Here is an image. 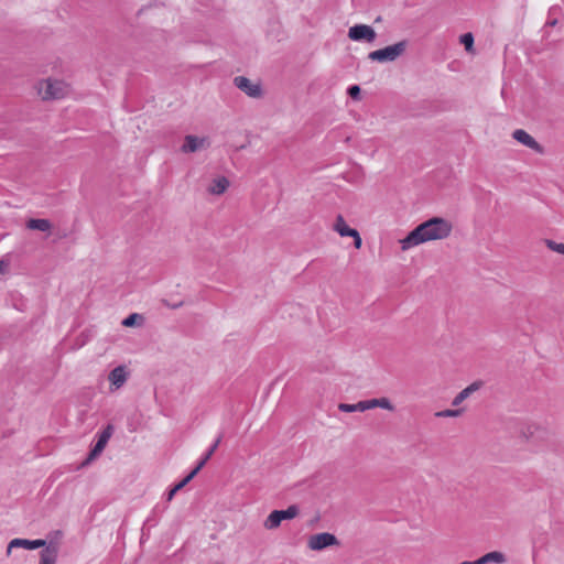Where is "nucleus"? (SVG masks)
<instances>
[{
    "label": "nucleus",
    "mask_w": 564,
    "mask_h": 564,
    "mask_svg": "<svg viewBox=\"0 0 564 564\" xmlns=\"http://www.w3.org/2000/svg\"><path fill=\"white\" fill-rule=\"evenodd\" d=\"M512 135L519 143L528 147L529 149H531L538 153H542V151H543L542 147L527 131H524L522 129H517V130H514Z\"/></svg>",
    "instance_id": "9"
},
{
    "label": "nucleus",
    "mask_w": 564,
    "mask_h": 564,
    "mask_svg": "<svg viewBox=\"0 0 564 564\" xmlns=\"http://www.w3.org/2000/svg\"><path fill=\"white\" fill-rule=\"evenodd\" d=\"M459 564H480V561H479V558L476 561H463Z\"/></svg>",
    "instance_id": "32"
},
{
    "label": "nucleus",
    "mask_w": 564,
    "mask_h": 564,
    "mask_svg": "<svg viewBox=\"0 0 564 564\" xmlns=\"http://www.w3.org/2000/svg\"><path fill=\"white\" fill-rule=\"evenodd\" d=\"M228 186H229V181L226 177L220 176V177L213 180V182L208 186L207 191L209 194L220 195L228 188Z\"/></svg>",
    "instance_id": "11"
},
{
    "label": "nucleus",
    "mask_w": 564,
    "mask_h": 564,
    "mask_svg": "<svg viewBox=\"0 0 564 564\" xmlns=\"http://www.w3.org/2000/svg\"><path fill=\"white\" fill-rule=\"evenodd\" d=\"M262 91L259 85L249 83V97H260Z\"/></svg>",
    "instance_id": "25"
},
{
    "label": "nucleus",
    "mask_w": 564,
    "mask_h": 564,
    "mask_svg": "<svg viewBox=\"0 0 564 564\" xmlns=\"http://www.w3.org/2000/svg\"><path fill=\"white\" fill-rule=\"evenodd\" d=\"M45 545L44 540H25V539H13L7 549V553L10 554L14 547H24L28 550H35Z\"/></svg>",
    "instance_id": "10"
},
{
    "label": "nucleus",
    "mask_w": 564,
    "mask_h": 564,
    "mask_svg": "<svg viewBox=\"0 0 564 564\" xmlns=\"http://www.w3.org/2000/svg\"><path fill=\"white\" fill-rule=\"evenodd\" d=\"M57 549L55 546H47L41 553L40 564H56Z\"/></svg>",
    "instance_id": "18"
},
{
    "label": "nucleus",
    "mask_w": 564,
    "mask_h": 564,
    "mask_svg": "<svg viewBox=\"0 0 564 564\" xmlns=\"http://www.w3.org/2000/svg\"><path fill=\"white\" fill-rule=\"evenodd\" d=\"M479 389V383L474 382L469 384L467 388L463 389L453 400L452 404L454 406L459 405L463 401H465L474 391Z\"/></svg>",
    "instance_id": "17"
},
{
    "label": "nucleus",
    "mask_w": 564,
    "mask_h": 564,
    "mask_svg": "<svg viewBox=\"0 0 564 564\" xmlns=\"http://www.w3.org/2000/svg\"><path fill=\"white\" fill-rule=\"evenodd\" d=\"M37 94L42 100H55L66 97L69 91V85L64 80L56 78H45L36 85Z\"/></svg>",
    "instance_id": "2"
},
{
    "label": "nucleus",
    "mask_w": 564,
    "mask_h": 564,
    "mask_svg": "<svg viewBox=\"0 0 564 564\" xmlns=\"http://www.w3.org/2000/svg\"><path fill=\"white\" fill-rule=\"evenodd\" d=\"M347 93L355 100H358L360 98V87L358 85L350 86Z\"/></svg>",
    "instance_id": "26"
},
{
    "label": "nucleus",
    "mask_w": 564,
    "mask_h": 564,
    "mask_svg": "<svg viewBox=\"0 0 564 564\" xmlns=\"http://www.w3.org/2000/svg\"><path fill=\"white\" fill-rule=\"evenodd\" d=\"M111 434H112V426L108 425L102 431V433L99 435L97 443L95 444L94 448L90 451L87 459L84 462V465L88 464L89 462H91L93 459H95L97 456H99L101 454V452L106 447L109 438L111 437Z\"/></svg>",
    "instance_id": "8"
},
{
    "label": "nucleus",
    "mask_w": 564,
    "mask_h": 564,
    "mask_svg": "<svg viewBox=\"0 0 564 564\" xmlns=\"http://www.w3.org/2000/svg\"><path fill=\"white\" fill-rule=\"evenodd\" d=\"M176 491L181 490L183 487L181 486V482L176 484L174 487H173Z\"/></svg>",
    "instance_id": "33"
},
{
    "label": "nucleus",
    "mask_w": 564,
    "mask_h": 564,
    "mask_svg": "<svg viewBox=\"0 0 564 564\" xmlns=\"http://www.w3.org/2000/svg\"><path fill=\"white\" fill-rule=\"evenodd\" d=\"M479 561H480V564H488V563L502 564L507 561V558L502 552L492 551V552L486 553L485 555L479 557Z\"/></svg>",
    "instance_id": "15"
},
{
    "label": "nucleus",
    "mask_w": 564,
    "mask_h": 564,
    "mask_svg": "<svg viewBox=\"0 0 564 564\" xmlns=\"http://www.w3.org/2000/svg\"><path fill=\"white\" fill-rule=\"evenodd\" d=\"M299 512V507L295 505L290 506L285 510H273L265 519L264 528L268 530L276 529L283 520L294 519Z\"/></svg>",
    "instance_id": "4"
},
{
    "label": "nucleus",
    "mask_w": 564,
    "mask_h": 564,
    "mask_svg": "<svg viewBox=\"0 0 564 564\" xmlns=\"http://www.w3.org/2000/svg\"><path fill=\"white\" fill-rule=\"evenodd\" d=\"M210 145L208 138H198L196 135L188 134L184 139V144L182 145V152L184 153H194L196 151L207 149Z\"/></svg>",
    "instance_id": "7"
},
{
    "label": "nucleus",
    "mask_w": 564,
    "mask_h": 564,
    "mask_svg": "<svg viewBox=\"0 0 564 564\" xmlns=\"http://www.w3.org/2000/svg\"><path fill=\"white\" fill-rule=\"evenodd\" d=\"M8 262L4 260H0V274H3L8 270Z\"/></svg>",
    "instance_id": "30"
},
{
    "label": "nucleus",
    "mask_w": 564,
    "mask_h": 564,
    "mask_svg": "<svg viewBox=\"0 0 564 564\" xmlns=\"http://www.w3.org/2000/svg\"><path fill=\"white\" fill-rule=\"evenodd\" d=\"M26 228L45 232L51 230L52 224L48 219L31 218L26 221Z\"/></svg>",
    "instance_id": "12"
},
{
    "label": "nucleus",
    "mask_w": 564,
    "mask_h": 564,
    "mask_svg": "<svg viewBox=\"0 0 564 564\" xmlns=\"http://www.w3.org/2000/svg\"><path fill=\"white\" fill-rule=\"evenodd\" d=\"M462 410H443L437 412L435 415L438 417H454L460 415Z\"/></svg>",
    "instance_id": "24"
},
{
    "label": "nucleus",
    "mask_w": 564,
    "mask_h": 564,
    "mask_svg": "<svg viewBox=\"0 0 564 564\" xmlns=\"http://www.w3.org/2000/svg\"><path fill=\"white\" fill-rule=\"evenodd\" d=\"M348 36L352 41L371 43L376 40L377 34L370 25L356 24L349 29Z\"/></svg>",
    "instance_id": "6"
},
{
    "label": "nucleus",
    "mask_w": 564,
    "mask_h": 564,
    "mask_svg": "<svg viewBox=\"0 0 564 564\" xmlns=\"http://www.w3.org/2000/svg\"><path fill=\"white\" fill-rule=\"evenodd\" d=\"M338 409L341 412H347V413H350V412H365V411L369 410V405H368V400H364V401H359V402H357L355 404L340 403L338 405Z\"/></svg>",
    "instance_id": "14"
},
{
    "label": "nucleus",
    "mask_w": 564,
    "mask_h": 564,
    "mask_svg": "<svg viewBox=\"0 0 564 564\" xmlns=\"http://www.w3.org/2000/svg\"><path fill=\"white\" fill-rule=\"evenodd\" d=\"M176 492L177 491L174 488H172L167 494V501H171Z\"/></svg>",
    "instance_id": "31"
},
{
    "label": "nucleus",
    "mask_w": 564,
    "mask_h": 564,
    "mask_svg": "<svg viewBox=\"0 0 564 564\" xmlns=\"http://www.w3.org/2000/svg\"><path fill=\"white\" fill-rule=\"evenodd\" d=\"M406 46V41H401L383 48L370 52L368 58L380 63L394 62L405 52Z\"/></svg>",
    "instance_id": "3"
},
{
    "label": "nucleus",
    "mask_w": 564,
    "mask_h": 564,
    "mask_svg": "<svg viewBox=\"0 0 564 564\" xmlns=\"http://www.w3.org/2000/svg\"><path fill=\"white\" fill-rule=\"evenodd\" d=\"M337 538L328 532L317 533L310 536L307 545L313 551H321L325 547L337 545Z\"/></svg>",
    "instance_id": "5"
},
{
    "label": "nucleus",
    "mask_w": 564,
    "mask_h": 564,
    "mask_svg": "<svg viewBox=\"0 0 564 564\" xmlns=\"http://www.w3.org/2000/svg\"><path fill=\"white\" fill-rule=\"evenodd\" d=\"M138 321L142 322V315L138 313L130 314L127 318L122 321V325L126 327H132L138 324Z\"/></svg>",
    "instance_id": "21"
},
{
    "label": "nucleus",
    "mask_w": 564,
    "mask_h": 564,
    "mask_svg": "<svg viewBox=\"0 0 564 564\" xmlns=\"http://www.w3.org/2000/svg\"><path fill=\"white\" fill-rule=\"evenodd\" d=\"M460 43L465 46L466 51L470 52L474 45V36L471 33H465L460 36Z\"/></svg>",
    "instance_id": "22"
},
{
    "label": "nucleus",
    "mask_w": 564,
    "mask_h": 564,
    "mask_svg": "<svg viewBox=\"0 0 564 564\" xmlns=\"http://www.w3.org/2000/svg\"><path fill=\"white\" fill-rule=\"evenodd\" d=\"M334 230L339 234L341 237H349L350 234L355 230L354 228H350L344 217L341 215H338L336 217V221L334 224Z\"/></svg>",
    "instance_id": "16"
},
{
    "label": "nucleus",
    "mask_w": 564,
    "mask_h": 564,
    "mask_svg": "<svg viewBox=\"0 0 564 564\" xmlns=\"http://www.w3.org/2000/svg\"><path fill=\"white\" fill-rule=\"evenodd\" d=\"M349 237H352V238H354V245H355V247H356L357 249H359V248L361 247V243H362V241H361V237H360L359 232L355 229V230L352 231V234H350V236H349Z\"/></svg>",
    "instance_id": "29"
},
{
    "label": "nucleus",
    "mask_w": 564,
    "mask_h": 564,
    "mask_svg": "<svg viewBox=\"0 0 564 564\" xmlns=\"http://www.w3.org/2000/svg\"><path fill=\"white\" fill-rule=\"evenodd\" d=\"M452 232V224L441 217H433L409 232L406 237L400 240L403 251L416 247L421 243L442 240L447 238Z\"/></svg>",
    "instance_id": "1"
},
{
    "label": "nucleus",
    "mask_w": 564,
    "mask_h": 564,
    "mask_svg": "<svg viewBox=\"0 0 564 564\" xmlns=\"http://www.w3.org/2000/svg\"><path fill=\"white\" fill-rule=\"evenodd\" d=\"M546 246L552 251L557 252L560 254H564V243L563 242H556V241H553V240H546Z\"/></svg>",
    "instance_id": "23"
},
{
    "label": "nucleus",
    "mask_w": 564,
    "mask_h": 564,
    "mask_svg": "<svg viewBox=\"0 0 564 564\" xmlns=\"http://www.w3.org/2000/svg\"><path fill=\"white\" fill-rule=\"evenodd\" d=\"M108 379L113 386L120 388L127 380L124 368L121 366L116 367L110 371Z\"/></svg>",
    "instance_id": "13"
},
{
    "label": "nucleus",
    "mask_w": 564,
    "mask_h": 564,
    "mask_svg": "<svg viewBox=\"0 0 564 564\" xmlns=\"http://www.w3.org/2000/svg\"><path fill=\"white\" fill-rule=\"evenodd\" d=\"M198 474L197 469H193L183 480H181V486L185 487L196 475Z\"/></svg>",
    "instance_id": "28"
},
{
    "label": "nucleus",
    "mask_w": 564,
    "mask_h": 564,
    "mask_svg": "<svg viewBox=\"0 0 564 564\" xmlns=\"http://www.w3.org/2000/svg\"><path fill=\"white\" fill-rule=\"evenodd\" d=\"M236 86L242 91L247 93V77L238 76L235 78Z\"/></svg>",
    "instance_id": "27"
},
{
    "label": "nucleus",
    "mask_w": 564,
    "mask_h": 564,
    "mask_svg": "<svg viewBox=\"0 0 564 564\" xmlns=\"http://www.w3.org/2000/svg\"><path fill=\"white\" fill-rule=\"evenodd\" d=\"M369 410L375 408H381L388 411H393L394 406L390 402L388 398H379V399H369L368 400Z\"/></svg>",
    "instance_id": "19"
},
{
    "label": "nucleus",
    "mask_w": 564,
    "mask_h": 564,
    "mask_svg": "<svg viewBox=\"0 0 564 564\" xmlns=\"http://www.w3.org/2000/svg\"><path fill=\"white\" fill-rule=\"evenodd\" d=\"M220 443V438H217L216 442L213 444V446L209 448V451L205 454V456L199 460L195 469L198 471L206 465V463L210 459L215 451L217 449L218 445Z\"/></svg>",
    "instance_id": "20"
},
{
    "label": "nucleus",
    "mask_w": 564,
    "mask_h": 564,
    "mask_svg": "<svg viewBox=\"0 0 564 564\" xmlns=\"http://www.w3.org/2000/svg\"><path fill=\"white\" fill-rule=\"evenodd\" d=\"M555 23H556V20L551 21V22H549L547 24H550V25H555Z\"/></svg>",
    "instance_id": "34"
}]
</instances>
